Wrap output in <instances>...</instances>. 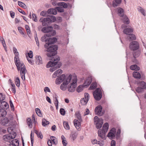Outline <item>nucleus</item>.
I'll return each mask as SVG.
<instances>
[{
	"instance_id": "obj_1",
	"label": "nucleus",
	"mask_w": 146,
	"mask_h": 146,
	"mask_svg": "<svg viewBox=\"0 0 146 146\" xmlns=\"http://www.w3.org/2000/svg\"><path fill=\"white\" fill-rule=\"evenodd\" d=\"M59 57L58 56H56L55 58H52L51 60L52 61H50L47 64L46 66L47 68H49L52 67L50 69V71L51 72H53L57 68H58L60 67L61 65V63H59L57 64L60 60Z\"/></svg>"
},
{
	"instance_id": "obj_2",
	"label": "nucleus",
	"mask_w": 146,
	"mask_h": 146,
	"mask_svg": "<svg viewBox=\"0 0 146 146\" xmlns=\"http://www.w3.org/2000/svg\"><path fill=\"white\" fill-rule=\"evenodd\" d=\"M17 67V70L20 71V74L22 79L23 80H25V74L27 72V70L24 63L22 62H20L15 64Z\"/></svg>"
},
{
	"instance_id": "obj_3",
	"label": "nucleus",
	"mask_w": 146,
	"mask_h": 146,
	"mask_svg": "<svg viewBox=\"0 0 146 146\" xmlns=\"http://www.w3.org/2000/svg\"><path fill=\"white\" fill-rule=\"evenodd\" d=\"M47 51L48 52L47 55L49 57L53 56L57 54V50L58 49V46L55 45H51L49 46L47 48Z\"/></svg>"
},
{
	"instance_id": "obj_4",
	"label": "nucleus",
	"mask_w": 146,
	"mask_h": 146,
	"mask_svg": "<svg viewBox=\"0 0 146 146\" xmlns=\"http://www.w3.org/2000/svg\"><path fill=\"white\" fill-rule=\"evenodd\" d=\"M92 81V79L90 77H88L87 78L85 81L83 85H80L79 86L77 89V91L79 92L82 91L83 88H86L88 86L91 84Z\"/></svg>"
},
{
	"instance_id": "obj_5",
	"label": "nucleus",
	"mask_w": 146,
	"mask_h": 146,
	"mask_svg": "<svg viewBox=\"0 0 146 146\" xmlns=\"http://www.w3.org/2000/svg\"><path fill=\"white\" fill-rule=\"evenodd\" d=\"M5 98V96L2 93H0V108L3 109H7L9 107V105L5 101H3Z\"/></svg>"
},
{
	"instance_id": "obj_6",
	"label": "nucleus",
	"mask_w": 146,
	"mask_h": 146,
	"mask_svg": "<svg viewBox=\"0 0 146 146\" xmlns=\"http://www.w3.org/2000/svg\"><path fill=\"white\" fill-rule=\"evenodd\" d=\"M72 79V76L70 75L68 77L66 78L64 82L60 86V88L63 90H65L67 87V85L70 82Z\"/></svg>"
},
{
	"instance_id": "obj_7",
	"label": "nucleus",
	"mask_w": 146,
	"mask_h": 146,
	"mask_svg": "<svg viewBox=\"0 0 146 146\" xmlns=\"http://www.w3.org/2000/svg\"><path fill=\"white\" fill-rule=\"evenodd\" d=\"M93 95L95 99L100 100L102 97V92L100 88H98L93 92Z\"/></svg>"
},
{
	"instance_id": "obj_8",
	"label": "nucleus",
	"mask_w": 146,
	"mask_h": 146,
	"mask_svg": "<svg viewBox=\"0 0 146 146\" xmlns=\"http://www.w3.org/2000/svg\"><path fill=\"white\" fill-rule=\"evenodd\" d=\"M16 135L15 132H13L12 133H10L9 134L4 135L3 137V139L5 141H8L9 140L15 138Z\"/></svg>"
},
{
	"instance_id": "obj_9",
	"label": "nucleus",
	"mask_w": 146,
	"mask_h": 146,
	"mask_svg": "<svg viewBox=\"0 0 146 146\" xmlns=\"http://www.w3.org/2000/svg\"><path fill=\"white\" fill-rule=\"evenodd\" d=\"M56 34V32L55 31H52L50 33L44 35L41 37V40L42 42H47L48 41V39H46V37H51L54 35Z\"/></svg>"
},
{
	"instance_id": "obj_10",
	"label": "nucleus",
	"mask_w": 146,
	"mask_h": 146,
	"mask_svg": "<svg viewBox=\"0 0 146 146\" xmlns=\"http://www.w3.org/2000/svg\"><path fill=\"white\" fill-rule=\"evenodd\" d=\"M77 78L75 77L74 79H73V82L71 83L70 86L68 87V90L70 92H74L75 90V88L77 84Z\"/></svg>"
},
{
	"instance_id": "obj_11",
	"label": "nucleus",
	"mask_w": 146,
	"mask_h": 146,
	"mask_svg": "<svg viewBox=\"0 0 146 146\" xmlns=\"http://www.w3.org/2000/svg\"><path fill=\"white\" fill-rule=\"evenodd\" d=\"M129 48L133 50H137L139 48V44L137 41H132L130 43Z\"/></svg>"
},
{
	"instance_id": "obj_12",
	"label": "nucleus",
	"mask_w": 146,
	"mask_h": 146,
	"mask_svg": "<svg viewBox=\"0 0 146 146\" xmlns=\"http://www.w3.org/2000/svg\"><path fill=\"white\" fill-rule=\"evenodd\" d=\"M48 42L46 43L44 45V47L47 48L49 46L53 45L57 40L56 38L55 37H52L47 39Z\"/></svg>"
},
{
	"instance_id": "obj_13",
	"label": "nucleus",
	"mask_w": 146,
	"mask_h": 146,
	"mask_svg": "<svg viewBox=\"0 0 146 146\" xmlns=\"http://www.w3.org/2000/svg\"><path fill=\"white\" fill-rule=\"evenodd\" d=\"M116 133V129L114 128H112L108 133L107 136L110 139H113L115 136Z\"/></svg>"
},
{
	"instance_id": "obj_14",
	"label": "nucleus",
	"mask_w": 146,
	"mask_h": 146,
	"mask_svg": "<svg viewBox=\"0 0 146 146\" xmlns=\"http://www.w3.org/2000/svg\"><path fill=\"white\" fill-rule=\"evenodd\" d=\"M68 76H66L64 74H62L59 77L56 79L55 83L56 84H58L61 83L63 81L64 82L66 78L68 77Z\"/></svg>"
},
{
	"instance_id": "obj_15",
	"label": "nucleus",
	"mask_w": 146,
	"mask_h": 146,
	"mask_svg": "<svg viewBox=\"0 0 146 146\" xmlns=\"http://www.w3.org/2000/svg\"><path fill=\"white\" fill-rule=\"evenodd\" d=\"M102 107L101 106L99 105L95 109V113L99 116H102L103 115L102 112Z\"/></svg>"
},
{
	"instance_id": "obj_16",
	"label": "nucleus",
	"mask_w": 146,
	"mask_h": 146,
	"mask_svg": "<svg viewBox=\"0 0 146 146\" xmlns=\"http://www.w3.org/2000/svg\"><path fill=\"white\" fill-rule=\"evenodd\" d=\"M52 27L50 26H49L47 27H45L41 29V31L44 33H50L52 31H54L53 30Z\"/></svg>"
},
{
	"instance_id": "obj_17",
	"label": "nucleus",
	"mask_w": 146,
	"mask_h": 146,
	"mask_svg": "<svg viewBox=\"0 0 146 146\" xmlns=\"http://www.w3.org/2000/svg\"><path fill=\"white\" fill-rule=\"evenodd\" d=\"M1 123L2 125L5 126H8L9 124L8 119L6 117L1 120Z\"/></svg>"
},
{
	"instance_id": "obj_18",
	"label": "nucleus",
	"mask_w": 146,
	"mask_h": 146,
	"mask_svg": "<svg viewBox=\"0 0 146 146\" xmlns=\"http://www.w3.org/2000/svg\"><path fill=\"white\" fill-rule=\"evenodd\" d=\"M106 133H104V131L101 129L99 130L98 131V136L104 140L106 139L105 134Z\"/></svg>"
},
{
	"instance_id": "obj_19",
	"label": "nucleus",
	"mask_w": 146,
	"mask_h": 146,
	"mask_svg": "<svg viewBox=\"0 0 146 146\" xmlns=\"http://www.w3.org/2000/svg\"><path fill=\"white\" fill-rule=\"evenodd\" d=\"M62 72V70L59 69L55 71L53 74L52 77V78H55L56 76H58L60 75Z\"/></svg>"
},
{
	"instance_id": "obj_20",
	"label": "nucleus",
	"mask_w": 146,
	"mask_h": 146,
	"mask_svg": "<svg viewBox=\"0 0 146 146\" xmlns=\"http://www.w3.org/2000/svg\"><path fill=\"white\" fill-rule=\"evenodd\" d=\"M133 31V29L132 28H126L124 29L123 31L124 33L127 35H129Z\"/></svg>"
},
{
	"instance_id": "obj_21",
	"label": "nucleus",
	"mask_w": 146,
	"mask_h": 146,
	"mask_svg": "<svg viewBox=\"0 0 146 146\" xmlns=\"http://www.w3.org/2000/svg\"><path fill=\"white\" fill-rule=\"evenodd\" d=\"M133 76L135 78L140 79L141 78V75L138 72L134 71L133 72Z\"/></svg>"
},
{
	"instance_id": "obj_22",
	"label": "nucleus",
	"mask_w": 146,
	"mask_h": 146,
	"mask_svg": "<svg viewBox=\"0 0 146 146\" xmlns=\"http://www.w3.org/2000/svg\"><path fill=\"white\" fill-rule=\"evenodd\" d=\"M95 123L96 127L98 129L101 128L103 123V121L102 119H100V120L98 122L96 123Z\"/></svg>"
},
{
	"instance_id": "obj_23",
	"label": "nucleus",
	"mask_w": 146,
	"mask_h": 146,
	"mask_svg": "<svg viewBox=\"0 0 146 146\" xmlns=\"http://www.w3.org/2000/svg\"><path fill=\"white\" fill-rule=\"evenodd\" d=\"M118 14L119 16L122 17L124 16V11L123 9L119 7L117 8Z\"/></svg>"
},
{
	"instance_id": "obj_24",
	"label": "nucleus",
	"mask_w": 146,
	"mask_h": 146,
	"mask_svg": "<svg viewBox=\"0 0 146 146\" xmlns=\"http://www.w3.org/2000/svg\"><path fill=\"white\" fill-rule=\"evenodd\" d=\"M47 12L48 14H52L55 15L57 14V11L55 9L50 8L48 9Z\"/></svg>"
},
{
	"instance_id": "obj_25",
	"label": "nucleus",
	"mask_w": 146,
	"mask_h": 146,
	"mask_svg": "<svg viewBox=\"0 0 146 146\" xmlns=\"http://www.w3.org/2000/svg\"><path fill=\"white\" fill-rule=\"evenodd\" d=\"M122 1V0H114L113 3V6L115 7L120 4Z\"/></svg>"
},
{
	"instance_id": "obj_26",
	"label": "nucleus",
	"mask_w": 146,
	"mask_h": 146,
	"mask_svg": "<svg viewBox=\"0 0 146 146\" xmlns=\"http://www.w3.org/2000/svg\"><path fill=\"white\" fill-rule=\"evenodd\" d=\"M81 122L76 119H75L74 121V125L77 129H79V126L80 125V122Z\"/></svg>"
},
{
	"instance_id": "obj_27",
	"label": "nucleus",
	"mask_w": 146,
	"mask_h": 146,
	"mask_svg": "<svg viewBox=\"0 0 146 146\" xmlns=\"http://www.w3.org/2000/svg\"><path fill=\"white\" fill-rule=\"evenodd\" d=\"M108 123H106L104 124L102 130H103L104 133H106L108 131Z\"/></svg>"
},
{
	"instance_id": "obj_28",
	"label": "nucleus",
	"mask_w": 146,
	"mask_h": 146,
	"mask_svg": "<svg viewBox=\"0 0 146 146\" xmlns=\"http://www.w3.org/2000/svg\"><path fill=\"white\" fill-rule=\"evenodd\" d=\"M15 56L14 57V60L15 62V64H17L18 63H19V62H21L20 61L19 58V54L18 53H17V54H15Z\"/></svg>"
},
{
	"instance_id": "obj_29",
	"label": "nucleus",
	"mask_w": 146,
	"mask_h": 146,
	"mask_svg": "<svg viewBox=\"0 0 146 146\" xmlns=\"http://www.w3.org/2000/svg\"><path fill=\"white\" fill-rule=\"evenodd\" d=\"M123 17V22L127 24H128L129 23V21L128 18L126 15H124Z\"/></svg>"
},
{
	"instance_id": "obj_30",
	"label": "nucleus",
	"mask_w": 146,
	"mask_h": 146,
	"mask_svg": "<svg viewBox=\"0 0 146 146\" xmlns=\"http://www.w3.org/2000/svg\"><path fill=\"white\" fill-rule=\"evenodd\" d=\"M140 87L144 90H146V83L144 81H141L139 83Z\"/></svg>"
},
{
	"instance_id": "obj_31",
	"label": "nucleus",
	"mask_w": 146,
	"mask_h": 146,
	"mask_svg": "<svg viewBox=\"0 0 146 146\" xmlns=\"http://www.w3.org/2000/svg\"><path fill=\"white\" fill-rule=\"evenodd\" d=\"M127 38L129 40H133L136 39V37L135 35L131 34L129 35L127 37Z\"/></svg>"
},
{
	"instance_id": "obj_32",
	"label": "nucleus",
	"mask_w": 146,
	"mask_h": 146,
	"mask_svg": "<svg viewBox=\"0 0 146 146\" xmlns=\"http://www.w3.org/2000/svg\"><path fill=\"white\" fill-rule=\"evenodd\" d=\"M130 68L131 70H138L140 69L139 67L135 64L131 66Z\"/></svg>"
},
{
	"instance_id": "obj_33",
	"label": "nucleus",
	"mask_w": 146,
	"mask_h": 146,
	"mask_svg": "<svg viewBox=\"0 0 146 146\" xmlns=\"http://www.w3.org/2000/svg\"><path fill=\"white\" fill-rule=\"evenodd\" d=\"M36 58L37 60L36 63L38 64H41L42 63V58L40 56H36Z\"/></svg>"
},
{
	"instance_id": "obj_34",
	"label": "nucleus",
	"mask_w": 146,
	"mask_h": 146,
	"mask_svg": "<svg viewBox=\"0 0 146 146\" xmlns=\"http://www.w3.org/2000/svg\"><path fill=\"white\" fill-rule=\"evenodd\" d=\"M7 112L4 109H0V117H3L6 114Z\"/></svg>"
},
{
	"instance_id": "obj_35",
	"label": "nucleus",
	"mask_w": 146,
	"mask_h": 146,
	"mask_svg": "<svg viewBox=\"0 0 146 146\" xmlns=\"http://www.w3.org/2000/svg\"><path fill=\"white\" fill-rule=\"evenodd\" d=\"M11 142L10 143L12 144L13 146H19V141L16 139H14L11 141Z\"/></svg>"
},
{
	"instance_id": "obj_36",
	"label": "nucleus",
	"mask_w": 146,
	"mask_h": 146,
	"mask_svg": "<svg viewBox=\"0 0 146 146\" xmlns=\"http://www.w3.org/2000/svg\"><path fill=\"white\" fill-rule=\"evenodd\" d=\"M61 138L62 139V143L64 146H66L67 143V142L64 136L62 135L61 137Z\"/></svg>"
},
{
	"instance_id": "obj_37",
	"label": "nucleus",
	"mask_w": 146,
	"mask_h": 146,
	"mask_svg": "<svg viewBox=\"0 0 146 146\" xmlns=\"http://www.w3.org/2000/svg\"><path fill=\"white\" fill-rule=\"evenodd\" d=\"M35 111L37 115L39 117H42V114L40 109L38 108L35 109Z\"/></svg>"
},
{
	"instance_id": "obj_38",
	"label": "nucleus",
	"mask_w": 146,
	"mask_h": 146,
	"mask_svg": "<svg viewBox=\"0 0 146 146\" xmlns=\"http://www.w3.org/2000/svg\"><path fill=\"white\" fill-rule=\"evenodd\" d=\"M97 86V83L96 82H93L91 84L89 89L90 90L94 89Z\"/></svg>"
},
{
	"instance_id": "obj_39",
	"label": "nucleus",
	"mask_w": 146,
	"mask_h": 146,
	"mask_svg": "<svg viewBox=\"0 0 146 146\" xmlns=\"http://www.w3.org/2000/svg\"><path fill=\"white\" fill-rule=\"evenodd\" d=\"M64 126V128L67 130L70 129V127L68 122L66 121H64L63 122Z\"/></svg>"
},
{
	"instance_id": "obj_40",
	"label": "nucleus",
	"mask_w": 146,
	"mask_h": 146,
	"mask_svg": "<svg viewBox=\"0 0 146 146\" xmlns=\"http://www.w3.org/2000/svg\"><path fill=\"white\" fill-rule=\"evenodd\" d=\"M58 5L63 7L64 8H66L68 7V5L65 3L63 2H60L58 3Z\"/></svg>"
},
{
	"instance_id": "obj_41",
	"label": "nucleus",
	"mask_w": 146,
	"mask_h": 146,
	"mask_svg": "<svg viewBox=\"0 0 146 146\" xmlns=\"http://www.w3.org/2000/svg\"><path fill=\"white\" fill-rule=\"evenodd\" d=\"M18 4L19 5L23 8L25 9L27 8L26 5L23 3L21 1H18Z\"/></svg>"
},
{
	"instance_id": "obj_42",
	"label": "nucleus",
	"mask_w": 146,
	"mask_h": 146,
	"mask_svg": "<svg viewBox=\"0 0 146 146\" xmlns=\"http://www.w3.org/2000/svg\"><path fill=\"white\" fill-rule=\"evenodd\" d=\"M15 82L17 86L18 87H19L20 86V81L19 77H16L15 79Z\"/></svg>"
},
{
	"instance_id": "obj_43",
	"label": "nucleus",
	"mask_w": 146,
	"mask_h": 146,
	"mask_svg": "<svg viewBox=\"0 0 146 146\" xmlns=\"http://www.w3.org/2000/svg\"><path fill=\"white\" fill-rule=\"evenodd\" d=\"M137 9L138 11L139 12H141V13H142V14L144 16L145 15V10L142 7H139L137 8Z\"/></svg>"
},
{
	"instance_id": "obj_44",
	"label": "nucleus",
	"mask_w": 146,
	"mask_h": 146,
	"mask_svg": "<svg viewBox=\"0 0 146 146\" xmlns=\"http://www.w3.org/2000/svg\"><path fill=\"white\" fill-rule=\"evenodd\" d=\"M88 100H86L85 98H83L81 99L80 100V102L82 105H85L87 103Z\"/></svg>"
},
{
	"instance_id": "obj_45",
	"label": "nucleus",
	"mask_w": 146,
	"mask_h": 146,
	"mask_svg": "<svg viewBox=\"0 0 146 146\" xmlns=\"http://www.w3.org/2000/svg\"><path fill=\"white\" fill-rule=\"evenodd\" d=\"M50 139L53 142L54 144L56 145L57 143V141L56 138L54 137L51 136Z\"/></svg>"
},
{
	"instance_id": "obj_46",
	"label": "nucleus",
	"mask_w": 146,
	"mask_h": 146,
	"mask_svg": "<svg viewBox=\"0 0 146 146\" xmlns=\"http://www.w3.org/2000/svg\"><path fill=\"white\" fill-rule=\"evenodd\" d=\"M48 121H47L45 119H43L42 121V125L43 126H45L46 125L49 124Z\"/></svg>"
},
{
	"instance_id": "obj_47",
	"label": "nucleus",
	"mask_w": 146,
	"mask_h": 146,
	"mask_svg": "<svg viewBox=\"0 0 146 146\" xmlns=\"http://www.w3.org/2000/svg\"><path fill=\"white\" fill-rule=\"evenodd\" d=\"M48 14L47 11H43L40 12V15L43 17H47L48 16Z\"/></svg>"
},
{
	"instance_id": "obj_48",
	"label": "nucleus",
	"mask_w": 146,
	"mask_h": 146,
	"mask_svg": "<svg viewBox=\"0 0 146 146\" xmlns=\"http://www.w3.org/2000/svg\"><path fill=\"white\" fill-rule=\"evenodd\" d=\"M35 133L36 134L37 136L38 137H40L41 139H42L43 137L42 135V134L40 133V132H39L36 130H35Z\"/></svg>"
},
{
	"instance_id": "obj_49",
	"label": "nucleus",
	"mask_w": 146,
	"mask_h": 146,
	"mask_svg": "<svg viewBox=\"0 0 146 146\" xmlns=\"http://www.w3.org/2000/svg\"><path fill=\"white\" fill-rule=\"evenodd\" d=\"M136 92L138 93H141L143 92V90L140 87H138L136 89Z\"/></svg>"
},
{
	"instance_id": "obj_50",
	"label": "nucleus",
	"mask_w": 146,
	"mask_h": 146,
	"mask_svg": "<svg viewBox=\"0 0 146 146\" xmlns=\"http://www.w3.org/2000/svg\"><path fill=\"white\" fill-rule=\"evenodd\" d=\"M76 115L78 120L80 121H82V120L80 114L78 112L77 113H76Z\"/></svg>"
},
{
	"instance_id": "obj_51",
	"label": "nucleus",
	"mask_w": 146,
	"mask_h": 146,
	"mask_svg": "<svg viewBox=\"0 0 146 146\" xmlns=\"http://www.w3.org/2000/svg\"><path fill=\"white\" fill-rule=\"evenodd\" d=\"M45 20L47 24H49L50 23L52 22V19L49 18H46Z\"/></svg>"
},
{
	"instance_id": "obj_52",
	"label": "nucleus",
	"mask_w": 146,
	"mask_h": 146,
	"mask_svg": "<svg viewBox=\"0 0 146 146\" xmlns=\"http://www.w3.org/2000/svg\"><path fill=\"white\" fill-rule=\"evenodd\" d=\"M25 27L28 34H30L31 33V31L29 26L27 25H25Z\"/></svg>"
},
{
	"instance_id": "obj_53",
	"label": "nucleus",
	"mask_w": 146,
	"mask_h": 146,
	"mask_svg": "<svg viewBox=\"0 0 146 146\" xmlns=\"http://www.w3.org/2000/svg\"><path fill=\"white\" fill-rule=\"evenodd\" d=\"M56 9H57L58 11L60 12H62L64 11V9L60 7H56Z\"/></svg>"
},
{
	"instance_id": "obj_54",
	"label": "nucleus",
	"mask_w": 146,
	"mask_h": 146,
	"mask_svg": "<svg viewBox=\"0 0 146 146\" xmlns=\"http://www.w3.org/2000/svg\"><path fill=\"white\" fill-rule=\"evenodd\" d=\"M60 114L62 115H64L65 114V111L62 108H61L60 109Z\"/></svg>"
},
{
	"instance_id": "obj_55",
	"label": "nucleus",
	"mask_w": 146,
	"mask_h": 146,
	"mask_svg": "<svg viewBox=\"0 0 146 146\" xmlns=\"http://www.w3.org/2000/svg\"><path fill=\"white\" fill-rule=\"evenodd\" d=\"M100 119H102L101 118H100V119H99L98 117L96 116H95L94 118V122L95 123H96L98 122L100 120Z\"/></svg>"
},
{
	"instance_id": "obj_56",
	"label": "nucleus",
	"mask_w": 146,
	"mask_h": 146,
	"mask_svg": "<svg viewBox=\"0 0 146 146\" xmlns=\"http://www.w3.org/2000/svg\"><path fill=\"white\" fill-rule=\"evenodd\" d=\"M31 145L32 146H33V142H34V139H33V133L32 132H31Z\"/></svg>"
},
{
	"instance_id": "obj_57",
	"label": "nucleus",
	"mask_w": 146,
	"mask_h": 146,
	"mask_svg": "<svg viewBox=\"0 0 146 146\" xmlns=\"http://www.w3.org/2000/svg\"><path fill=\"white\" fill-rule=\"evenodd\" d=\"M77 134L76 133H73L72 135V138L73 140H74L76 139L77 137Z\"/></svg>"
},
{
	"instance_id": "obj_58",
	"label": "nucleus",
	"mask_w": 146,
	"mask_h": 146,
	"mask_svg": "<svg viewBox=\"0 0 146 146\" xmlns=\"http://www.w3.org/2000/svg\"><path fill=\"white\" fill-rule=\"evenodd\" d=\"M28 56L30 58H32L33 56V52L32 51L30 50L28 53Z\"/></svg>"
},
{
	"instance_id": "obj_59",
	"label": "nucleus",
	"mask_w": 146,
	"mask_h": 146,
	"mask_svg": "<svg viewBox=\"0 0 146 146\" xmlns=\"http://www.w3.org/2000/svg\"><path fill=\"white\" fill-rule=\"evenodd\" d=\"M139 55L140 53L139 52H136L133 54V56L135 58L139 56Z\"/></svg>"
},
{
	"instance_id": "obj_60",
	"label": "nucleus",
	"mask_w": 146,
	"mask_h": 146,
	"mask_svg": "<svg viewBox=\"0 0 146 146\" xmlns=\"http://www.w3.org/2000/svg\"><path fill=\"white\" fill-rule=\"evenodd\" d=\"M98 144L100 146H103L104 145V141H98Z\"/></svg>"
},
{
	"instance_id": "obj_61",
	"label": "nucleus",
	"mask_w": 146,
	"mask_h": 146,
	"mask_svg": "<svg viewBox=\"0 0 146 146\" xmlns=\"http://www.w3.org/2000/svg\"><path fill=\"white\" fill-rule=\"evenodd\" d=\"M32 16H33V17H32L33 19L35 22L37 21V20L36 19V14L33 13L32 14Z\"/></svg>"
},
{
	"instance_id": "obj_62",
	"label": "nucleus",
	"mask_w": 146,
	"mask_h": 146,
	"mask_svg": "<svg viewBox=\"0 0 146 146\" xmlns=\"http://www.w3.org/2000/svg\"><path fill=\"white\" fill-rule=\"evenodd\" d=\"M13 128L12 127H9L7 128V131L8 132L10 133H11V132L13 130Z\"/></svg>"
},
{
	"instance_id": "obj_63",
	"label": "nucleus",
	"mask_w": 146,
	"mask_h": 146,
	"mask_svg": "<svg viewBox=\"0 0 146 146\" xmlns=\"http://www.w3.org/2000/svg\"><path fill=\"white\" fill-rule=\"evenodd\" d=\"M13 53L15 54H17V53L19 54V53L17 51V50L15 47H13Z\"/></svg>"
},
{
	"instance_id": "obj_64",
	"label": "nucleus",
	"mask_w": 146,
	"mask_h": 146,
	"mask_svg": "<svg viewBox=\"0 0 146 146\" xmlns=\"http://www.w3.org/2000/svg\"><path fill=\"white\" fill-rule=\"evenodd\" d=\"M51 18V19L52 20V22H54L56 21V17H55L53 15H52L50 17Z\"/></svg>"
}]
</instances>
